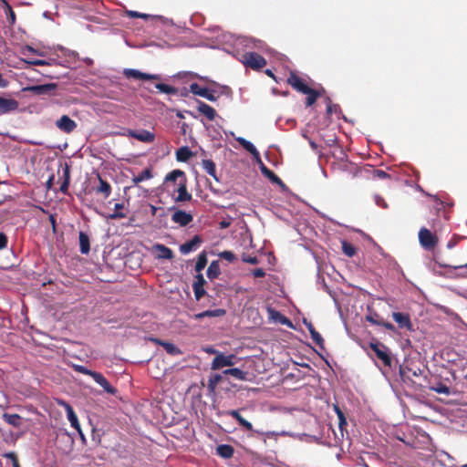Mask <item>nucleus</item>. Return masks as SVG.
I'll use <instances>...</instances> for the list:
<instances>
[{"label": "nucleus", "mask_w": 467, "mask_h": 467, "mask_svg": "<svg viewBox=\"0 0 467 467\" xmlns=\"http://www.w3.org/2000/svg\"><path fill=\"white\" fill-rule=\"evenodd\" d=\"M235 140L243 146L245 150L252 154L255 161L260 165V170L265 176H266L272 182L276 183L283 188L285 187L282 180L275 172L265 166L261 160L259 151L251 141L243 137H235Z\"/></svg>", "instance_id": "obj_1"}, {"label": "nucleus", "mask_w": 467, "mask_h": 467, "mask_svg": "<svg viewBox=\"0 0 467 467\" xmlns=\"http://www.w3.org/2000/svg\"><path fill=\"white\" fill-rule=\"evenodd\" d=\"M421 375L422 370L419 368H412L408 366L400 367V376L402 382L414 390L419 389L421 386V383L419 381Z\"/></svg>", "instance_id": "obj_2"}, {"label": "nucleus", "mask_w": 467, "mask_h": 467, "mask_svg": "<svg viewBox=\"0 0 467 467\" xmlns=\"http://www.w3.org/2000/svg\"><path fill=\"white\" fill-rule=\"evenodd\" d=\"M370 348L374 351L376 357L380 359L383 364L389 368L392 366L391 352L388 347L379 342H371Z\"/></svg>", "instance_id": "obj_3"}, {"label": "nucleus", "mask_w": 467, "mask_h": 467, "mask_svg": "<svg viewBox=\"0 0 467 467\" xmlns=\"http://www.w3.org/2000/svg\"><path fill=\"white\" fill-rule=\"evenodd\" d=\"M236 356L234 354L225 355L223 353H218L213 359L211 368L213 370L220 369L223 367L234 366L236 362Z\"/></svg>", "instance_id": "obj_4"}, {"label": "nucleus", "mask_w": 467, "mask_h": 467, "mask_svg": "<svg viewBox=\"0 0 467 467\" xmlns=\"http://www.w3.org/2000/svg\"><path fill=\"white\" fill-rule=\"evenodd\" d=\"M243 63L253 69H261L266 65V60L255 52H247L243 56Z\"/></svg>", "instance_id": "obj_5"}, {"label": "nucleus", "mask_w": 467, "mask_h": 467, "mask_svg": "<svg viewBox=\"0 0 467 467\" xmlns=\"http://www.w3.org/2000/svg\"><path fill=\"white\" fill-rule=\"evenodd\" d=\"M419 241L420 245L426 250L432 249L437 244L436 236L424 227L419 232Z\"/></svg>", "instance_id": "obj_6"}, {"label": "nucleus", "mask_w": 467, "mask_h": 467, "mask_svg": "<svg viewBox=\"0 0 467 467\" xmlns=\"http://www.w3.org/2000/svg\"><path fill=\"white\" fill-rule=\"evenodd\" d=\"M127 136L130 138H134L138 140L139 141L145 142V143H150L153 142L155 140V134L147 130H127L126 133Z\"/></svg>", "instance_id": "obj_7"}, {"label": "nucleus", "mask_w": 467, "mask_h": 467, "mask_svg": "<svg viewBox=\"0 0 467 467\" xmlns=\"http://www.w3.org/2000/svg\"><path fill=\"white\" fill-rule=\"evenodd\" d=\"M178 192V195L173 198L176 202L191 201L192 198V194L187 191L186 179H181V182L177 183V187L172 189V192Z\"/></svg>", "instance_id": "obj_8"}, {"label": "nucleus", "mask_w": 467, "mask_h": 467, "mask_svg": "<svg viewBox=\"0 0 467 467\" xmlns=\"http://www.w3.org/2000/svg\"><path fill=\"white\" fill-rule=\"evenodd\" d=\"M123 74L129 78L141 79V80H159L161 76L157 74H148L140 72L138 69L125 68Z\"/></svg>", "instance_id": "obj_9"}, {"label": "nucleus", "mask_w": 467, "mask_h": 467, "mask_svg": "<svg viewBox=\"0 0 467 467\" xmlns=\"http://www.w3.org/2000/svg\"><path fill=\"white\" fill-rule=\"evenodd\" d=\"M171 210H174L171 220L180 226L184 227L193 220L192 215L185 211L176 210L175 207H171Z\"/></svg>", "instance_id": "obj_10"}, {"label": "nucleus", "mask_w": 467, "mask_h": 467, "mask_svg": "<svg viewBox=\"0 0 467 467\" xmlns=\"http://www.w3.org/2000/svg\"><path fill=\"white\" fill-rule=\"evenodd\" d=\"M181 179H186L185 173L181 170H173L169 172L164 180V185L168 191L172 186L177 187V183L181 182Z\"/></svg>", "instance_id": "obj_11"}, {"label": "nucleus", "mask_w": 467, "mask_h": 467, "mask_svg": "<svg viewBox=\"0 0 467 467\" xmlns=\"http://www.w3.org/2000/svg\"><path fill=\"white\" fill-rule=\"evenodd\" d=\"M190 91L194 95H198L208 99L209 101H215L217 99V97L214 95L213 91L208 89L207 88H202L197 83H192L190 85Z\"/></svg>", "instance_id": "obj_12"}, {"label": "nucleus", "mask_w": 467, "mask_h": 467, "mask_svg": "<svg viewBox=\"0 0 467 467\" xmlns=\"http://www.w3.org/2000/svg\"><path fill=\"white\" fill-rule=\"evenodd\" d=\"M56 126L61 131L65 133H70L77 128V123L67 115H63L58 119H57Z\"/></svg>", "instance_id": "obj_13"}, {"label": "nucleus", "mask_w": 467, "mask_h": 467, "mask_svg": "<svg viewBox=\"0 0 467 467\" xmlns=\"http://www.w3.org/2000/svg\"><path fill=\"white\" fill-rule=\"evenodd\" d=\"M18 109V102L15 99L0 96V115L8 114Z\"/></svg>", "instance_id": "obj_14"}, {"label": "nucleus", "mask_w": 467, "mask_h": 467, "mask_svg": "<svg viewBox=\"0 0 467 467\" xmlns=\"http://www.w3.org/2000/svg\"><path fill=\"white\" fill-rule=\"evenodd\" d=\"M287 82L293 88L303 94L310 92V88L294 72L290 73Z\"/></svg>", "instance_id": "obj_15"}, {"label": "nucleus", "mask_w": 467, "mask_h": 467, "mask_svg": "<svg viewBox=\"0 0 467 467\" xmlns=\"http://www.w3.org/2000/svg\"><path fill=\"white\" fill-rule=\"evenodd\" d=\"M59 404L65 408L66 412H67V417L68 421L70 422L71 427L74 428L75 430H77L81 434V436H83V434L81 432L80 425H79V422L78 420V416L75 413L73 408L66 401H61V402H59Z\"/></svg>", "instance_id": "obj_16"}, {"label": "nucleus", "mask_w": 467, "mask_h": 467, "mask_svg": "<svg viewBox=\"0 0 467 467\" xmlns=\"http://www.w3.org/2000/svg\"><path fill=\"white\" fill-rule=\"evenodd\" d=\"M392 318L398 324L400 328H406L408 330H412V324L410 318V316L401 312H393Z\"/></svg>", "instance_id": "obj_17"}, {"label": "nucleus", "mask_w": 467, "mask_h": 467, "mask_svg": "<svg viewBox=\"0 0 467 467\" xmlns=\"http://www.w3.org/2000/svg\"><path fill=\"white\" fill-rule=\"evenodd\" d=\"M205 283H206V281L202 274H198L195 276V281L192 285V289H193L194 296L197 301H199L206 293L203 288Z\"/></svg>", "instance_id": "obj_18"}, {"label": "nucleus", "mask_w": 467, "mask_h": 467, "mask_svg": "<svg viewBox=\"0 0 467 467\" xmlns=\"http://www.w3.org/2000/svg\"><path fill=\"white\" fill-rule=\"evenodd\" d=\"M202 238L199 235H194L190 241L180 245V252L182 254H188L197 249L201 244Z\"/></svg>", "instance_id": "obj_19"}, {"label": "nucleus", "mask_w": 467, "mask_h": 467, "mask_svg": "<svg viewBox=\"0 0 467 467\" xmlns=\"http://www.w3.org/2000/svg\"><path fill=\"white\" fill-rule=\"evenodd\" d=\"M96 383H98L107 393L115 394L117 389L112 387L107 379L99 372H96L91 377Z\"/></svg>", "instance_id": "obj_20"}, {"label": "nucleus", "mask_w": 467, "mask_h": 467, "mask_svg": "<svg viewBox=\"0 0 467 467\" xmlns=\"http://www.w3.org/2000/svg\"><path fill=\"white\" fill-rule=\"evenodd\" d=\"M225 314H226V311L223 308H216V309H211V310L209 309V310H205V311L194 314L192 316V318L194 320H202L204 317H210V318L221 317H223Z\"/></svg>", "instance_id": "obj_21"}, {"label": "nucleus", "mask_w": 467, "mask_h": 467, "mask_svg": "<svg viewBox=\"0 0 467 467\" xmlns=\"http://www.w3.org/2000/svg\"><path fill=\"white\" fill-rule=\"evenodd\" d=\"M153 250L157 253L156 257L158 259H172L173 252L171 248L165 246L161 244H157L153 245Z\"/></svg>", "instance_id": "obj_22"}, {"label": "nucleus", "mask_w": 467, "mask_h": 467, "mask_svg": "<svg viewBox=\"0 0 467 467\" xmlns=\"http://www.w3.org/2000/svg\"><path fill=\"white\" fill-rule=\"evenodd\" d=\"M227 414L232 416L234 420H237V422L239 423V425H241L243 428H244L246 431H254V428H253V425L251 422H249L248 420H246L240 413H239V410H229L227 411Z\"/></svg>", "instance_id": "obj_23"}, {"label": "nucleus", "mask_w": 467, "mask_h": 467, "mask_svg": "<svg viewBox=\"0 0 467 467\" xmlns=\"http://www.w3.org/2000/svg\"><path fill=\"white\" fill-rule=\"evenodd\" d=\"M57 85L54 83L35 85L28 87L26 89L36 95L47 94L56 88Z\"/></svg>", "instance_id": "obj_24"}, {"label": "nucleus", "mask_w": 467, "mask_h": 467, "mask_svg": "<svg viewBox=\"0 0 467 467\" xmlns=\"http://www.w3.org/2000/svg\"><path fill=\"white\" fill-rule=\"evenodd\" d=\"M268 314L271 319H273L275 322H277L281 325H286L288 327H292V322L284 315H282L279 311L268 308Z\"/></svg>", "instance_id": "obj_25"}, {"label": "nucleus", "mask_w": 467, "mask_h": 467, "mask_svg": "<svg viewBox=\"0 0 467 467\" xmlns=\"http://www.w3.org/2000/svg\"><path fill=\"white\" fill-rule=\"evenodd\" d=\"M197 109H198L199 112L203 114L209 120L214 119V118L216 116V111L210 105H208L202 101H198Z\"/></svg>", "instance_id": "obj_26"}, {"label": "nucleus", "mask_w": 467, "mask_h": 467, "mask_svg": "<svg viewBox=\"0 0 467 467\" xmlns=\"http://www.w3.org/2000/svg\"><path fill=\"white\" fill-rule=\"evenodd\" d=\"M202 167L216 182H220V179H219V177L216 174L215 163L212 160H202Z\"/></svg>", "instance_id": "obj_27"}, {"label": "nucleus", "mask_w": 467, "mask_h": 467, "mask_svg": "<svg viewBox=\"0 0 467 467\" xmlns=\"http://www.w3.org/2000/svg\"><path fill=\"white\" fill-rule=\"evenodd\" d=\"M79 250L83 254H88L90 251L89 237L84 232H79Z\"/></svg>", "instance_id": "obj_28"}, {"label": "nucleus", "mask_w": 467, "mask_h": 467, "mask_svg": "<svg viewBox=\"0 0 467 467\" xmlns=\"http://www.w3.org/2000/svg\"><path fill=\"white\" fill-rule=\"evenodd\" d=\"M216 452L219 456L224 459H229L234 455V450L229 444H221L217 446Z\"/></svg>", "instance_id": "obj_29"}, {"label": "nucleus", "mask_w": 467, "mask_h": 467, "mask_svg": "<svg viewBox=\"0 0 467 467\" xmlns=\"http://www.w3.org/2000/svg\"><path fill=\"white\" fill-rule=\"evenodd\" d=\"M224 375H230L239 380H246L247 379V372L243 371L238 368H227L223 372Z\"/></svg>", "instance_id": "obj_30"}, {"label": "nucleus", "mask_w": 467, "mask_h": 467, "mask_svg": "<svg viewBox=\"0 0 467 467\" xmlns=\"http://www.w3.org/2000/svg\"><path fill=\"white\" fill-rule=\"evenodd\" d=\"M155 341L161 346H162L166 352L170 355L178 356L182 353L180 348L171 342L161 341L159 339H155Z\"/></svg>", "instance_id": "obj_31"}, {"label": "nucleus", "mask_w": 467, "mask_h": 467, "mask_svg": "<svg viewBox=\"0 0 467 467\" xmlns=\"http://www.w3.org/2000/svg\"><path fill=\"white\" fill-rule=\"evenodd\" d=\"M221 380H222V376L220 374H213L209 377L208 384H207V390L209 392V395L215 394L216 386Z\"/></svg>", "instance_id": "obj_32"}, {"label": "nucleus", "mask_w": 467, "mask_h": 467, "mask_svg": "<svg viewBox=\"0 0 467 467\" xmlns=\"http://www.w3.org/2000/svg\"><path fill=\"white\" fill-rule=\"evenodd\" d=\"M221 273L218 261H213L207 268L206 275L211 280L215 279Z\"/></svg>", "instance_id": "obj_33"}, {"label": "nucleus", "mask_w": 467, "mask_h": 467, "mask_svg": "<svg viewBox=\"0 0 467 467\" xmlns=\"http://www.w3.org/2000/svg\"><path fill=\"white\" fill-rule=\"evenodd\" d=\"M127 15H128L129 17H131V18L148 19L150 17H152V18L160 19L161 21H167V18H165V17H163L161 16H151V15H149V14L140 13L138 11L129 10V11H127Z\"/></svg>", "instance_id": "obj_34"}, {"label": "nucleus", "mask_w": 467, "mask_h": 467, "mask_svg": "<svg viewBox=\"0 0 467 467\" xmlns=\"http://www.w3.org/2000/svg\"><path fill=\"white\" fill-rule=\"evenodd\" d=\"M98 179L99 181V186L97 188V192L103 193L105 198H108L111 192L110 184L103 180L99 174H98Z\"/></svg>", "instance_id": "obj_35"}, {"label": "nucleus", "mask_w": 467, "mask_h": 467, "mask_svg": "<svg viewBox=\"0 0 467 467\" xmlns=\"http://www.w3.org/2000/svg\"><path fill=\"white\" fill-rule=\"evenodd\" d=\"M244 46L247 47H253L256 48L258 50H265V44L262 42L261 40L252 38V37H246L244 40Z\"/></svg>", "instance_id": "obj_36"}, {"label": "nucleus", "mask_w": 467, "mask_h": 467, "mask_svg": "<svg viewBox=\"0 0 467 467\" xmlns=\"http://www.w3.org/2000/svg\"><path fill=\"white\" fill-rule=\"evenodd\" d=\"M63 182L60 185V192L64 194L67 193L69 182H70V172H69V167L66 165L64 171H63Z\"/></svg>", "instance_id": "obj_37"}, {"label": "nucleus", "mask_w": 467, "mask_h": 467, "mask_svg": "<svg viewBox=\"0 0 467 467\" xmlns=\"http://www.w3.org/2000/svg\"><path fill=\"white\" fill-rule=\"evenodd\" d=\"M192 156V151L187 146L181 147L176 151V158L179 161H187Z\"/></svg>", "instance_id": "obj_38"}, {"label": "nucleus", "mask_w": 467, "mask_h": 467, "mask_svg": "<svg viewBox=\"0 0 467 467\" xmlns=\"http://www.w3.org/2000/svg\"><path fill=\"white\" fill-rule=\"evenodd\" d=\"M207 262H208V260H207V255H206L205 252L201 253L197 258V262L195 265V271L198 274H201V271H202L204 269V267L206 266Z\"/></svg>", "instance_id": "obj_39"}, {"label": "nucleus", "mask_w": 467, "mask_h": 467, "mask_svg": "<svg viewBox=\"0 0 467 467\" xmlns=\"http://www.w3.org/2000/svg\"><path fill=\"white\" fill-rule=\"evenodd\" d=\"M155 88L161 93H165L168 95H177L178 89L174 87L163 84V83H158L155 85Z\"/></svg>", "instance_id": "obj_40"}, {"label": "nucleus", "mask_w": 467, "mask_h": 467, "mask_svg": "<svg viewBox=\"0 0 467 467\" xmlns=\"http://www.w3.org/2000/svg\"><path fill=\"white\" fill-rule=\"evenodd\" d=\"M152 178V173H151V171L150 169H145L142 171V172L140 174H139L138 176H134L132 178V182L137 185L138 183L145 181V180H149Z\"/></svg>", "instance_id": "obj_41"}, {"label": "nucleus", "mask_w": 467, "mask_h": 467, "mask_svg": "<svg viewBox=\"0 0 467 467\" xmlns=\"http://www.w3.org/2000/svg\"><path fill=\"white\" fill-rule=\"evenodd\" d=\"M5 420L14 426V427H19L21 423V417L18 414H4Z\"/></svg>", "instance_id": "obj_42"}, {"label": "nucleus", "mask_w": 467, "mask_h": 467, "mask_svg": "<svg viewBox=\"0 0 467 467\" xmlns=\"http://www.w3.org/2000/svg\"><path fill=\"white\" fill-rule=\"evenodd\" d=\"M56 50H60L63 55L67 57H68L70 60H76L78 58V52L74 51V50H70L68 48H66L65 47L63 46H60V45H57L56 47H55Z\"/></svg>", "instance_id": "obj_43"}, {"label": "nucleus", "mask_w": 467, "mask_h": 467, "mask_svg": "<svg viewBox=\"0 0 467 467\" xmlns=\"http://www.w3.org/2000/svg\"><path fill=\"white\" fill-rule=\"evenodd\" d=\"M431 389L443 395H450L451 393L450 388L441 382H437L435 385L431 387Z\"/></svg>", "instance_id": "obj_44"}, {"label": "nucleus", "mask_w": 467, "mask_h": 467, "mask_svg": "<svg viewBox=\"0 0 467 467\" xmlns=\"http://www.w3.org/2000/svg\"><path fill=\"white\" fill-rule=\"evenodd\" d=\"M305 94L307 95L306 100V106L313 105L317 101V98L320 95L319 92L316 91L315 89H313L311 88H310V92L305 93Z\"/></svg>", "instance_id": "obj_45"}, {"label": "nucleus", "mask_w": 467, "mask_h": 467, "mask_svg": "<svg viewBox=\"0 0 467 467\" xmlns=\"http://www.w3.org/2000/svg\"><path fill=\"white\" fill-rule=\"evenodd\" d=\"M342 251L346 255L349 257L353 256L356 254L355 247L347 241L342 242Z\"/></svg>", "instance_id": "obj_46"}, {"label": "nucleus", "mask_w": 467, "mask_h": 467, "mask_svg": "<svg viewBox=\"0 0 467 467\" xmlns=\"http://www.w3.org/2000/svg\"><path fill=\"white\" fill-rule=\"evenodd\" d=\"M123 208V204L122 203H116L115 204V212L111 214H109L108 216V218L109 219H120V218H125L126 217V214L121 213V212H118L119 210L122 209Z\"/></svg>", "instance_id": "obj_47"}, {"label": "nucleus", "mask_w": 467, "mask_h": 467, "mask_svg": "<svg viewBox=\"0 0 467 467\" xmlns=\"http://www.w3.org/2000/svg\"><path fill=\"white\" fill-rule=\"evenodd\" d=\"M219 256L230 263H234L237 260L236 255L231 251H223L219 254Z\"/></svg>", "instance_id": "obj_48"}, {"label": "nucleus", "mask_w": 467, "mask_h": 467, "mask_svg": "<svg viewBox=\"0 0 467 467\" xmlns=\"http://www.w3.org/2000/svg\"><path fill=\"white\" fill-rule=\"evenodd\" d=\"M311 338L314 340V342L318 345V347L321 348V349H324V339L322 337V336L317 332H312L311 334Z\"/></svg>", "instance_id": "obj_49"}, {"label": "nucleus", "mask_w": 467, "mask_h": 467, "mask_svg": "<svg viewBox=\"0 0 467 467\" xmlns=\"http://www.w3.org/2000/svg\"><path fill=\"white\" fill-rule=\"evenodd\" d=\"M73 368H74V369L77 372H79V373L84 374V375H88L90 377H92L93 374L95 373V371L90 370V369H88V368H86V367H84L82 365H73Z\"/></svg>", "instance_id": "obj_50"}, {"label": "nucleus", "mask_w": 467, "mask_h": 467, "mask_svg": "<svg viewBox=\"0 0 467 467\" xmlns=\"http://www.w3.org/2000/svg\"><path fill=\"white\" fill-rule=\"evenodd\" d=\"M267 436L268 437H271V436H289L291 438H296V433L295 432H290V431H282L281 432L271 431V432L267 433Z\"/></svg>", "instance_id": "obj_51"}, {"label": "nucleus", "mask_w": 467, "mask_h": 467, "mask_svg": "<svg viewBox=\"0 0 467 467\" xmlns=\"http://www.w3.org/2000/svg\"><path fill=\"white\" fill-rule=\"evenodd\" d=\"M366 319L370 324L377 325V326H379L380 325V321H382V319L379 318V316L376 313L373 314V315H368L366 317Z\"/></svg>", "instance_id": "obj_52"}, {"label": "nucleus", "mask_w": 467, "mask_h": 467, "mask_svg": "<svg viewBox=\"0 0 467 467\" xmlns=\"http://www.w3.org/2000/svg\"><path fill=\"white\" fill-rule=\"evenodd\" d=\"M375 203L381 208H388V204L385 200L379 194L374 195Z\"/></svg>", "instance_id": "obj_53"}, {"label": "nucleus", "mask_w": 467, "mask_h": 467, "mask_svg": "<svg viewBox=\"0 0 467 467\" xmlns=\"http://www.w3.org/2000/svg\"><path fill=\"white\" fill-rule=\"evenodd\" d=\"M373 175L379 179L389 178V174L382 170H372Z\"/></svg>", "instance_id": "obj_54"}, {"label": "nucleus", "mask_w": 467, "mask_h": 467, "mask_svg": "<svg viewBox=\"0 0 467 467\" xmlns=\"http://www.w3.org/2000/svg\"><path fill=\"white\" fill-rule=\"evenodd\" d=\"M7 246V236L3 232H0V250L6 248Z\"/></svg>", "instance_id": "obj_55"}, {"label": "nucleus", "mask_w": 467, "mask_h": 467, "mask_svg": "<svg viewBox=\"0 0 467 467\" xmlns=\"http://www.w3.org/2000/svg\"><path fill=\"white\" fill-rule=\"evenodd\" d=\"M243 261L251 265H256L258 264V259L256 256H251V255H244L243 257Z\"/></svg>", "instance_id": "obj_56"}, {"label": "nucleus", "mask_w": 467, "mask_h": 467, "mask_svg": "<svg viewBox=\"0 0 467 467\" xmlns=\"http://www.w3.org/2000/svg\"><path fill=\"white\" fill-rule=\"evenodd\" d=\"M338 109H339L338 105L332 104L330 102V100L328 99V104L327 106V114H332L333 112H337Z\"/></svg>", "instance_id": "obj_57"}, {"label": "nucleus", "mask_w": 467, "mask_h": 467, "mask_svg": "<svg viewBox=\"0 0 467 467\" xmlns=\"http://www.w3.org/2000/svg\"><path fill=\"white\" fill-rule=\"evenodd\" d=\"M30 65L34 66H46L47 64H49V61L42 60V59H33L26 61Z\"/></svg>", "instance_id": "obj_58"}, {"label": "nucleus", "mask_w": 467, "mask_h": 467, "mask_svg": "<svg viewBox=\"0 0 467 467\" xmlns=\"http://www.w3.org/2000/svg\"><path fill=\"white\" fill-rule=\"evenodd\" d=\"M381 327H384L386 329L388 330H390V331H394L395 330V327L393 324L389 323V322H386L384 320L380 321V325Z\"/></svg>", "instance_id": "obj_59"}, {"label": "nucleus", "mask_w": 467, "mask_h": 467, "mask_svg": "<svg viewBox=\"0 0 467 467\" xmlns=\"http://www.w3.org/2000/svg\"><path fill=\"white\" fill-rule=\"evenodd\" d=\"M4 457L10 459L13 464L15 463V462H18L16 453L13 451L5 453Z\"/></svg>", "instance_id": "obj_60"}, {"label": "nucleus", "mask_w": 467, "mask_h": 467, "mask_svg": "<svg viewBox=\"0 0 467 467\" xmlns=\"http://www.w3.org/2000/svg\"><path fill=\"white\" fill-rule=\"evenodd\" d=\"M253 275L254 277H264L265 275V272L262 268H257L253 271Z\"/></svg>", "instance_id": "obj_61"}, {"label": "nucleus", "mask_w": 467, "mask_h": 467, "mask_svg": "<svg viewBox=\"0 0 467 467\" xmlns=\"http://www.w3.org/2000/svg\"><path fill=\"white\" fill-rule=\"evenodd\" d=\"M47 61H49V64H47L46 66H52V65H61L63 67H68L67 65H66V63H69L70 60H67L65 61L64 63H60V62H57L56 59L52 58V59H48Z\"/></svg>", "instance_id": "obj_62"}, {"label": "nucleus", "mask_w": 467, "mask_h": 467, "mask_svg": "<svg viewBox=\"0 0 467 467\" xmlns=\"http://www.w3.org/2000/svg\"><path fill=\"white\" fill-rule=\"evenodd\" d=\"M338 420H339V428L342 430L343 426L347 425V420L344 416V413H339Z\"/></svg>", "instance_id": "obj_63"}, {"label": "nucleus", "mask_w": 467, "mask_h": 467, "mask_svg": "<svg viewBox=\"0 0 467 467\" xmlns=\"http://www.w3.org/2000/svg\"><path fill=\"white\" fill-rule=\"evenodd\" d=\"M304 324L306 325V327H307L310 335L312 334V332H316L317 330L315 329V327H313L312 323L311 322H307L306 319L304 320Z\"/></svg>", "instance_id": "obj_64"}]
</instances>
